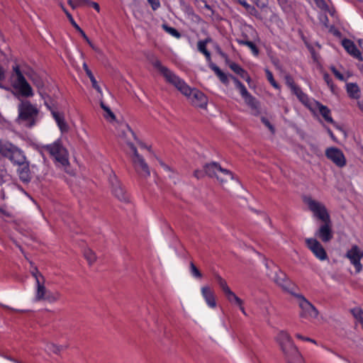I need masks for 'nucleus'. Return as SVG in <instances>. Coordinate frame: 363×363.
Instances as JSON below:
<instances>
[{
	"label": "nucleus",
	"mask_w": 363,
	"mask_h": 363,
	"mask_svg": "<svg viewBox=\"0 0 363 363\" xmlns=\"http://www.w3.org/2000/svg\"><path fill=\"white\" fill-rule=\"evenodd\" d=\"M229 67L235 73L240 75L242 78H244V76L247 73L244 69H242L235 62H230L229 64Z\"/></svg>",
	"instance_id": "37"
},
{
	"label": "nucleus",
	"mask_w": 363,
	"mask_h": 363,
	"mask_svg": "<svg viewBox=\"0 0 363 363\" xmlns=\"http://www.w3.org/2000/svg\"><path fill=\"white\" fill-rule=\"evenodd\" d=\"M325 156L339 167L346 164V159L343 152L337 147H329L325 150Z\"/></svg>",
	"instance_id": "13"
},
{
	"label": "nucleus",
	"mask_w": 363,
	"mask_h": 363,
	"mask_svg": "<svg viewBox=\"0 0 363 363\" xmlns=\"http://www.w3.org/2000/svg\"><path fill=\"white\" fill-rule=\"evenodd\" d=\"M14 74L12 75L16 77L13 83V87L18 90L21 95L25 97H30L33 95V89L26 81L18 65L13 67Z\"/></svg>",
	"instance_id": "7"
},
{
	"label": "nucleus",
	"mask_w": 363,
	"mask_h": 363,
	"mask_svg": "<svg viewBox=\"0 0 363 363\" xmlns=\"http://www.w3.org/2000/svg\"><path fill=\"white\" fill-rule=\"evenodd\" d=\"M201 294L210 307L215 308L216 306L214 293L208 286H204L201 288Z\"/></svg>",
	"instance_id": "20"
},
{
	"label": "nucleus",
	"mask_w": 363,
	"mask_h": 363,
	"mask_svg": "<svg viewBox=\"0 0 363 363\" xmlns=\"http://www.w3.org/2000/svg\"><path fill=\"white\" fill-rule=\"evenodd\" d=\"M150 62L152 66L156 68L161 73V74H162L168 83L174 85L178 90H179L188 98L190 96L193 91V89H191L183 80L179 79V77L175 75L167 67L163 66L157 58L152 57L150 60Z\"/></svg>",
	"instance_id": "3"
},
{
	"label": "nucleus",
	"mask_w": 363,
	"mask_h": 363,
	"mask_svg": "<svg viewBox=\"0 0 363 363\" xmlns=\"http://www.w3.org/2000/svg\"><path fill=\"white\" fill-rule=\"evenodd\" d=\"M323 79L325 81V82L327 83V84L328 86H330L331 88H333V81H332V79L330 78V75L327 73L324 74Z\"/></svg>",
	"instance_id": "56"
},
{
	"label": "nucleus",
	"mask_w": 363,
	"mask_h": 363,
	"mask_svg": "<svg viewBox=\"0 0 363 363\" xmlns=\"http://www.w3.org/2000/svg\"><path fill=\"white\" fill-rule=\"evenodd\" d=\"M262 122L272 131V133H274V126L270 123L268 119H267L264 117H262L261 118Z\"/></svg>",
	"instance_id": "53"
},
{
	"label": "nucleus",
	"mask_w": 363,
	"mask_h": 363,
	"mask_svg": "<svg viewBox=\"0 0 363 363\" xmlns=\"http://www.w3.org/2000/svg\"><path fill=\"white\" fill-rule=\"evenodd\" d=\"M246 82H247L248 83L250 82L251 81V78L250 77V75L248 74V73H247L245 76H244V78H243Z\"/></svg>",
	"instance_id": "61"
},
{
	"label": "nucleus",
	"mask_w": 363,
	"mask_h": 363,
	"mask_svg": "<svg viewBox=\"0 0 363 363\" xmlns=\"http://www.w3.org/2000/svg\"><path fill=\"white\" fill-rule=\"evenodd\" d=\"M44 149L63 167L66 168L69 165L67 151L60 140L45 146Z\"/></svg>",
	"instance_id": "5"
},
{
	"label": "nucleus",
	"mask_w": 363,
	"mask_h": 363,
	"mask_svg": "<svg viewBox=\"0 0 363 363\" xmlns=\"http://www.w3.org/2000/svg\"><path fill=\"white\" fill-rule=\"evenodd\" d=\"M331 71L334 74V75L340 80L345 81V77L342 74H341L335 67H331Z\"/></svg>",
	"instance_id": "51"
},
{
	"label": "nucleus",
	"mask_w": 363,
	"mask_h": 363,
	"mask_svg": "<svg viewBox=\"0 0 363 363\" xmlns=\"http://www.w3.org/2000/svg\"><path fill=\"white\" fill-rule=\"evenodd\" d=\"M292 91L303 104H306L308 101L307 95L303 93L299 86L294 87Z\"/></svg>",
	"instance_id": "33"
},
{
	"label": "nucleus",
	"mask_w": 363,
	"mask_h": 363,
	"mask_svg": "<svg viewBox=\"0 0 363 363\" xmlns=\"http://www.w3.org/2000/svg\"><path fill=\"white\" fill-rule=\"evenodd\" d=\"M286 84L291 88V90L294 89V87H296L297 85L295 84L294 79L290 75H286L285 77Z\"/></svg>",
	"instance_id": "49"
},
{
	"label": "nucleus",
	"mask_w": 363,
	"mask_h": 363,
	"mask_svg": "<svg viewBox=\"0 0 363 363\" xmlns=\"http://www.w3.org/2000/svg\"><path fill=\"white\" fill-rule=\"evenodd\" d=\"M118 135L121 145L127 146L130 150L129 152H133V150H137L133 143V141L137 140V138L128 124L120 126Z\"/></svg>",
	"instance_id": "8"
},
{
	"label": "nucleus",
	"mask_w": 363,
	"mask_h": 363,
	"mask_svg": "<svg viewBox=\"0 0 363 363\" xmlns=\"http://www.w3.org/2000/svg\"><path fill=\"white\" fill-rule=\"evenodd\" d=\"M61 294L58 291L51 292L48 291L46 296L44 297L43 301H46L49 303H53L58 301L60 298Z\"/></svg>",
	"instance_id": "36"
},
{
	"label": "nucleus",
	"mask_w": 363,
	"mask_h": 363,
	"mask_svg": "<svg viewBox=\"0 0 363 363\" xmlns=\"http://www.w3.org/2000/svg\"><path fill=\"white\" fill-rule=\"evenodd\" d=\"M296 337L298 339H300V340H302L312 342H313V343H315V344L316 343V342H315L314 340H313V339H311V338H310V337H303V335H301V334H299V333H297V334L296 335Z\"/></svg>",
	"instance_id": "57"
},
{
	"label": "nucleus",
	"mask_w": 363,
	"mask_h": 363,
	"mask_svg": "<svg viewBox=\"0 0 363 363\" xmlns=\"http://www.w3.org/2000/svg\"><path fill=\"white\" fill-rule=\"evenodd\" d=\"M83 68H84L86 75L90 79V81L91 82L93 88L95 89L99 93H101V89L100 86H99V84H98V83H97V82H96V80L93 73L89 69V68L88 67V65H86V62H84L83 64Z\"/></svg>",
	"instance_id": "29"
},
{
	"label": "nucleus",
	"mask_w": 363,
	"mask_h": 363,
	"mask_svg": "<svg viewBox=\"0 0 363 363\" xmlns=\"http://www.w3.org/2000/svg\"><path fill=\"white\" fill-rule=\"evenodd\" d=\"M304 201L314 216L323 222L316 231L315 236L323 242H330L333 238V233L332 222L326 208L323 204L311 198H306Z\"/></svg>",
	"instance_id": "1"
},
{
	"label": "nucleus",
	"mask_w": 363,
	"mask_h": 363,
	"mask_svg": "<svg viewBox=\"0 0 363 363\" xmlns=\"http://www.w3.org/2000/svg\"><path fill=\"white\" fill-rule=\"evenodd\" d=\"M205 174H206L205 172H203V171L199 170V169H196L194 172V176L195 177H196L198 179L203 178Z\"/></svg>",
	"instance_id": "55"
},
{
	"label": "nucleus",
	"mask_w": 363,
	"mask_h": 363,
	"mask_svg": "<svg viewBox=\"0 0 363 363\" xmlns=\"http://www.w3.org/2000/svg\"><path fill=\"white\" fill-rule=\"evenodd\" d=\"M257 7L264 9L267 6V0H252Z\"/></svg>",
	"instance_id": "52"
},
{
	"label": "nucleus",
	"mask_w": 363,
	"mask_h": 363,
	"mask_svg": "<svg viewBox=\"0 0 363 363\" xmlns=\"http://www.w3.org/2000/svg\"><path fill=\"white\" fill-rule=\"evenodd\" d=\"M273 279L275 283L281 286L284 291L291 294L292 295L295 294L292 291L294 289V284L288 279L285 273L281 270H278V272L275 273V276Z\"/></svg>",
	"instance_id": "14"
},
{
	"label": "nucleus",
	"mask_w": 363,
	"mask_h": 363,
	"mask_svg": "<svg viewBox=\"0 0 363 363\" xmlns=\"http://www.w3.org/2000/svg\"><path fill=\"white\" fill-rule=\"evenodd\" d=\"M265 72H266V74H267V78L268 81L270 82V84H272V86H273L275 89H279L280 88V86H279V84L274 79L272 72H270L269 69H266Z\"/></svg>",
	"instance_id": "45"
},
{
	"label": "nucleus",
	"mask_w": 363,
	"mask_h": 363,
	"mask_svg": "<svg viewBox=\"0 0 363 363\" xmlns=\"http://www.w3.org/2000/svg\"><path fill=\"white\" fill-rule=\"evenodd\" d=\"M315 104L320 114L328 123H332L334 126L340 130L341 129L339 125L333 121L330 116V110L326 106L323 105L319 101H315Z\"/></svg>",
	"instance_id": "19"
},
{
	"label": "nucleus",
	"mask_w": 363,
	"mask_h": 363,
	"mask_svg": "<svg viewBox=\"0 0 363 363\" xmlns=\"http://www.w3.org/2000/svg\"><path fill=\"white\" fill-rule=\"evenodd\" d=\"M203 170L205 174L211 178H217L218 173L224 174L226 179L230 177V174L225 171V169L222 168L218 162H215L206 164L203 166Z\"/></svg>",
	"instance_id": "15"
},
{
	"label": "nucleus",
	"mask_w": 363,
	"mask_h": 363,
	"mask_svg": "<svg viewBox=\"0 0 363 363\" xmlns=\"http://www.w3.org/2000/svg\"><path fill=\"white\" fill-rule=\"evenodd\" d=\"M139 145L143 148H147L149 151H150V147H147L144 143H143L141 141L138 142Z\"/></svg>",
	"instance_id": "62"
},
{
	"label": "nucleus",
	"mask_w": 363,
	"mask_h": 363,
	"mask_svg": "<svg viewBox=\"0 0 363 363\" xmlns=\"http://www.w3.org/2000/svg\"><path fill=\"white\" fill-rule=\"evenodd\" d=\"M101 108L105 111L104 117L108 121L112 122L116 120L115 114L111 111L110 108L107 106L103 101L100 102Z\"/></svg>",
	"instance_id": "30"
},
{
	"label": "nucleus",
	"mask_w": 363,
	"mask_h": 363,
	"mask_svg": "<svg viewBox=\"0 0 363 363\" xmlns=\"http://www.w3.org/2000/svg\"><path fill=\"white\" fill-rule=\"evenodd\" d=\"M131 157L132 164L134 169L140 177L147 178L150 175V170L148 164L143 156H141L137 150L128 152Z\"/></svg>",
	"instance_id": "9"
},
{
	"label": "nucleus",
	"mask_w": 363,
	"mask_h": 363,
	"mask_svg": "<svg viewBox=\"0 0 363 363\" xmlns=\"http://www.w3.org/2000/svg\"><path fill=\"white\" fill-rule=\"evenodd\" d=\"M21 168L18 169L20 179L23 182H27L30 179V169L28 163L25 161L23 164H19Z\"/></svg>",
	"instance_id": "28"
},
{
	"label": "nucleus",
	"mask_w": 363,
	"mask_h": 363,
	"mask_svg": "<svg viewBox=\"0 0 363 363\" xmlns=\"http://www.w3.org/2000/svg\"><path fill=\"white\" fill-rule=\"evenodd\" d=\"M29 79L32 81L33 84L38 89H41L44 86V83L43 79L37 75L35 73H32L29 76Z\"/></svg>",
	"instance_id": "38"
},
{
	"label": "nucleus",
	"mask_w": 363,
	"mask_h": 363,
	"mask_svg": "<svg viewBox=\"0 0 363 363\" xmlns=\"http://www.w3.org/2000/svg\"><path fill=\"white\" fill-rule=\"evenodd\" d=\"M189 99L194 106L197 107L203 108L207 105L206 96L196 89H193Z\"/></svg>",
	"instance_id": "16"
},
{
	"label": "nucleus",
	"mask_w": 363,
	"mask_h": 363,
	"mask_svg": "<svg viewBox=\"0 0 363 363\" xmlns=\"http://www.w3.org/2000/svg\"><path fill=\"white\" fill-rule=\"evenodd\" d=\"M225 171L230 174V178L226 179L225 174L223 173H218V177L216 178L217 180L220 182V185H222L223 187L228 185V184L233 179V174L226 169Z\"/></svg>",
	"instance_id": "35"
},
{
	"label": "nucleus",
	"mask_w": 363,
	"mask_h": 363,
	"mask_svg": "<svg viewBox=\"0 0 363 363\" xmlns=\"http://www.w3.org/2000/svg\"><path fill=\"white\" fill-rule=\"evenodd\" d=\"M230 77L233 80L234 83L235 84L237 88H238L240 85L242 84V83L235 77L233 75H230Z\"/></svg>",
	"instance_id": "58"
},
{
	"label": "nucleus",
	"mask_w": 363,
	"mask_h": 363,
	"mask_svg": "<svg viewBox=\"0 0 363 363\" xmlns=\"http://www.w3.org/2000/svg\"><path fill=\"white\" fill-rule=\"evenodd\" d=\"M345 257L350 261L351 264L354 265L357 273H359L362 270L361 259L363 258V250L357 245H352L351 249L347 250Z\"/></svg>",
	"instance_id": "10"
},
{
	"label": "nucleus",
	"mask_w": 363,
	"mask_h": 363,
	"mask_svg": "<svg viewBox=\"0 0 363 363\" xmlns=\"http://www.w3.org/2000/svg\"><path fill=\"white\" fill-rule=\"evenodd\" d=\"M214 277L216 281H217L218 284L220 287V289L223 290V293L225 294L228 291L230 290L229 286H228V284L226 281L223 279L218 274L215 273Z\"/></svg>",
	"instance_id": "34"
},
{
	"label": "nucleus",
	"mask_w": 363,
	"mask_h": 363,
	"mask_svg": "<svg viewBox=\"0 0 363 363\" xmlns=\"http://www.w3.org/2000/svg\"><path fill=\"white\" fill-rule=\"evenodd\" d=\"M347 92L348 95L353 99H357L360 96L359 88L355 83L347 84Z\"/></svg>",
	"instance_id": "27"
},
{
	"label": "nucleus",
	"mask_w": 363,
	"mask_h": 363,
	"mask_svg": "<svg viewBox=\"0 0 363 363\" xmlns=\"http://www.w3.org/2000/svg\"><path fill=\"white\" fill-rule=\"evenodd\" d=\"M67 3L72 9H75L77 7L83 6L87 4H89V0H68Z\"/></svg>",
	"instance_id": "41"
},
{
	"label": "nucleus",
	"mask_w": 363,
	"mask_h": 363,
	"mask_svg": "<svg viewBox=\"0 0 363 363\" xmlns=\"http://www.w3.org/2000/svg\"><path fill=\"white\" fill-rule=\"evenodd\" d=\"M211 41L210 38H206L204 40H199L197 43V48L199 52H202L208 62H211V57L210 52L206 49V45Z\"/></svg>",
	"instance_id": "25"
},
{
	"label": "nucleus",
	"mask_w": 363,
	"mask_h": 363,
	"mask_svg": "<svg viewBox=\"0 0 363 363\" xmlns=\"http://www.w3.org/2000/svg\"><path fill=\"white\" fill-rule=\"evenodd\" d=\"M47 107L50 110L52 117L55 118L56 123L62 132H67L69 126L65 120L63 113L57 111L52 108L49 105L46 104Z\"/></svg>",
	"instance_id": "18"
},
{
	"label": "nucleus",
	"mask_w": 363,
	"mask_h": 363,
	"mask_svg": "<svg viewBox=\"0 0 363 363\" xmlns=\"http://www.w3.org/2000/svg\"><path fill=\"white\" fill-rule=\"evenodd\" d=\"M281 6H284L287 3V0H277Z\"/></svg>",
	"instance_id": "63"
},
{
	"label": "nucleus",
	"mask_w": 363,
	"mask_h": 363,
	"mask_svg": "<svg viewBox=\"0 0 363 363\" xmlns=\"http://www.w3.org/2000/svg\"><path fill=\"white\" fill-rule=\"evenodd\" d=\"M237 41L238 44L246 45L248 48H250V49L252 50V53L255 56H257L259 55V49L253 42L247 40H237Z\"/></svg>",
	"instance_id": "32"
},
{
	"label": "nucleus",
	"mask_w": 363,
	"mask_h": 363,
	"mask_svg": "<svg viewBox=\"0 0 363 363\" xmlns=\"http://www.w3.org/2000/svg\"><path fill=\"white\" fill-rule=\"evenodd\" d=\"M47 349L55 354H59L62 350V347L56 345L53 343H48L47 345Z\"/></svg>",
	"instance_id": "47"
},
{
	"label": "nucleus",
	"mask_w": 363,
	"mask_h": 363,
	"mask_svg": "<svg viewBox=\"0 0 363 363\" xmlns=\"http://www.w3.org/2000/svg\"><path fill=\"white\" fill-rule=\"evenodd\" d=\"M225 295L229 302L235 303L238 306L243 304L242 300L236 296V294L233 291H231V289L228 291Z\"/></svg>",
	"instance_id": "31"
},
{
	"label": "nucleus",
	"mask_w": 363,
	"mask_h": 363,
	"mask_svg": "<svg viewBox=\"0 0 363 363\" xmlns=\"http://www.w3.org/2000/svg\"><path fill=\"white\" fill-rule=\"evenodd\" d=\"M238 89H239L240 94L243 99H245L249 95H250V94L247 91L246 87L244 86L243 84L240 85Z\"/></svg>",
	"instance_id": "50"
},
{
	"label": "nucleus",
	"mask_w": 363,
	"mask_h": 363,
	"mask_svg": "<svg viewBox=\"0 0 363 363\" xmlns=\"http://www.w3.org/2000/svg\"><path fill=\"white\" fill-rule=\"evenodd\" d=\"M16 148V147L10 143L0 141V155L4 157L9 159Z\"/></svg>",
	"instance_id": "22"
},
{
	"label": "nucleus",
	"mask_w": 363,
	"mask_h": 363,
	"mask_svg": "<svg viewBox=\"0 0 363 363\" xmlns=\"http://www.w3.org/2000/svg\"><path fill=\"white\" fill-rule=\"evenodd\" d=\"M244 99L245 104L251 108L253 115L258 116L260 114V105L256 98L250 94Z\"/></svg>",
	"instance_id": "21"
},
{
	"label": "nucleus",
	"mask_w": 363,
	"mask_h": 363,
	"mask_svg": "<svg viewBox=\"0 0 363 363\" xmlns=\"http://www.w3.org/2000/svg\"><path fill=\"white\" fill-rule=\"evenodd\" d=\"M358 106L363 111V101H358Z\"/></svg>",
	"instance_id": "64"
},
{
	"label": "nucleus",
	"mask_w": 363,
	"mask_h": 363,
	"mask_svg": "<svg viewBox=\"0 0 363 363\" xmlns=\"http://www.w3.org/2000/svg\"><path fill=\"white\" fill-rule=\"evenodd\" d=\"M148 3L150 4L152 10L155 11L160 6V3L159 0H147Z\"/></svg>",
	"instance_id": "54"
},
{
	"label": "nucleus",
	"mask_w": 363,
	"mask_h": 363,
	"mask_svg": "<svg viewBox=\"0 0 363 363\" xmlns=\"http://www.w3.org/2000/svg\"><path fill=\"white\" fill-rule=\"evenodd\" d=\"M294 296L298 299V304L301 309L299 316L301 318L311 321L318 315L317 308L302 294H295Z\"/></svg>",
	"instance_id": "6"
},
{
	"label": "nucleus",
	"mask_w": 363,
	"mask_h": 363,
	"mask_svg": "<svg viewBox=\"0 0 363 363\" xmlns=\"http://www.w3.org/2000/svg\"><path fill=\"white\" fill-rule=\"evenodd\" d=\"M84 255L89 264H92L96 260V256L95 253L90 249L85 250Z\"/></svg>",
	"instance_id": "40"
},
{
	"label": "nucleus",
	"mask_w": 363,
	"mask_h": 363,
	"mask_svg": "<svg viewBox=\"0 0 363 363\" xmlns=\"http://www.w3.org/2000/svg\"><path fill=\"white\" fill-rule=\"evenodd\" d=\"M88 4L94 7L97 11H99V5L97 3L89 1Z\"/></svg>",
	"instance_id": "59"
},
{
	"label": "nucleus",
	"mask_w": 363,
	"mask_h": 363,
	"mask_svg": "<svg viewBox=\"0 0 363 363\" xmlns=\"http://www.w3.org/2000/svg\"><path fill=\"white\" fill-rule=\"evenodd\" d=\"M306 244L308 249L314 255L320 260H325L328 258L326 251L323 245L315 238L306 239Z\"/></svg>",
	"instance_id": "12"
},
{
	"label": "nucleus",
	"mask_w": 363,
	"mask_h": 363,
	"mask_svg": "<svg viewBox=\"0 0 363 363\" xmlns=\"http://www.w3.org/2000/svg\"><path fill=\"white\" fill-rule=\"evenodd\" d=\"M278 342L287 363H304L303 359L294 344L290 335L281 331L277 336Z\"/></svg>",
	"instance_id": "2"
},
{
	"label": "nucleus",
	"mask_w": 363,
	"mask_h": 363,
	"mask_svg": "<svg viewBox=\"0 0 363 363\" xmlns=\"http://www.w3.org/2000/svg\"><path fill=\"white\" fill-rule=\"evenodd\" d=\"M162 28L166 32H167L172 36H174L177 38H179L181 37L180 33L176 28H174L173 27H170V26H167V24H163Z\"/></svg>",
	"instance_id": "43"
},
{
	"label": "nucleus",
	"mask_w": 363,
	"mask_h": 363,
	"mask_svg": "<svg viewBox=\"0 0 363 363\" xmlns=\"http://www.w3.org/2000/svg\"><path fill=\"white\" fill-rule=\"evenodd\" d=\"M211 69L214 71L216 74L220 79V82L225 84H228L229 82L228 77L215 64L211 62L209 64Z\"/></svg>",
	"instance_id": "26"
},
{
	"label": "nucleus",
	"mask_w": 363,
	"mask_h": 363,
	"mask_svg": "<svg viewBox=\"0 0 363 363\" xmlns=\"http://www.w3.org/2000/svg\"><path fill=\"white\" fill-rule=\"evenodd\" d=\"M77 30H78L79 32V33L81 34V35L82 36V38L85 40H88V37L87 35H86V33L84 32V30L79 27V29H76Z\"/></svg>",
	"instance_id": "60"
},
{
	"label": "nucleus",
	"mask_w": 363,
	"mask_h": 363,
	"mask_svg": "<svg viewBox=\"0 0 363 363\" xmlns=\"http://www.w3.org/2000/svg\"><path fill=\"white\" fill-rule=\"evenodd\" d=\"M190 272L196 278L201 279L202 277V274L192 262H190Z\"/></svg>",
	"instance_id": "46"
},
{
	"label": "nucleus",
	"mask_w": 363,
	"mask_h": 363,
	"mask_svg": "<svg viewBox=\"0 0 363 363\" xmlns=\"http://www.w3.org/2000/svg\"><path fill=\"white\" fill-rule=\"evenodd\" d=\"M109 180L111 185V191L114 196L121 201L128 202L129 196L116 176L115 174L111 176Z\"/></svg>",
	"instance_id": "11"
},
{
	"label": "nucleus",
	"mask_w": 363,
	"mask_h": 363,
	"mask_svg": "<svg viewBox=\"0 0 363 363\" xmlns=\"http://www.w3.org/2000/svg\"><path fill=\"white\" fill-rule=\"evenodd\" d=\"M353 316L360 323L363 322V310L360 308H354L350 310Z\"/></svg>",
	"instance_id": "42"
},
{
	"label": "nucleus",
	"mask_w": 363,
	"mask_h": 363,
	"mask_svg": "<svg viewBox=\"0 0 363 363\" xmlns=\"http://www.w3.org/2000/svg\"><path fill=\"white\" fill-rule=\"evenodd\" d=\"M9 160L13 163L16 164L18 165L23 164V163H25L26 161V157L23 155V152L16 147Z\"/></svg>",
	"instance_id": "24"
},
{
	"label": "nucleus",
	"mask_w": 363,
	"mask_h": 363,
	"mask_svg": "<svg viewBox=\"0 0 363 363\" xmlns=\"http://www.w3.org/2000/svg\"><path fill=\"white\" fill-rule=\"evenodd\" d=\"M342 45L345 49V50L353 57L357 59L359 61H363L362 53L357 49L353 41L345 38L342 40Z\"/></svg>",
	"instance_id": "17"
},
{
	"label": "nucleus",
	"mask_w": 363,
	"mask_h": 363,
	"mask_svg": "<svg viewBox=\"0 0 363 363\" xmlns=\"http://www.w3.org/2000/svg\"><path fill=\"white\" fill-rule=\"evenodd\" d=\"M239 4H240L242 6L245 8V9L249 12L251 15L257 16L258 14L257 10L253 6L247 3L245 0H238Z\"/></svg>",
	"instance_id": "39"
},
{
	"label": "nucleus",
	"mask_w": 363,
	"mask_h": 363,
	"mask_svg": "<svg viewBox=\"0 0 363 363\" xmlns=\"http://www.w3.org/2000/svg\"><path fill=\"white\" fill-rule=\"evenodd\" d=\"M44 283L45 281H43L37 280V289L35 298L36 301H43L47 293L49 291L45 288Z\"/></svg>",
	"instance_id": "23"
},
{
	"label": "nucleus",
	"mask_w": 363,
	"mask_h": 363,
	"mask_svg": "<svg viewBox=\"0 0 363 363\" xmlns=\"http://www.w3.org/2000/svg\"><path fill=\"white\" fill-rule=\"evenodd\" d=\"M18 116L16 121L19 124L31 128L37 121L39 111L29 101H22L18 106Z\"/></svg>",
	"instance_id": "4"
},
{
	"label": "nucleus",
	"mask_w": 363,
	"mask_h": 363,
	"mask_svg": "<svg viewBox=\"0 0 363 363\" xmlns=\"http://www.w3.org/2000/svg\"><path fill=\"white\" fill-rule=\"evenodd\" d=\"M30 274L35 279V281L37 280H40L45 281V278L43 274L38 271L37 267H33V269L30 270Z\"/></svg>",
	"instance_id": "44"
},
{
	"label": "nucleus",
	"mask_w": 363,
	"mask_h": 363,
	"mask_svg": "<svg viewBox=\"0 0 363 363\" xmlns=\"http://www.w3.org/2000/svg\"><path fill=\"white\" fill-rule=\"evenodd\" d=\"M61 7H62L63 11L65 13L67 17L69 20V21L72 23V25L76 29H79V26L76 23V22L74 21V18H72V16L69 13V11L62 5H61Z\"/></svg>",
	"instance_id": "48"
}]
</instances>
